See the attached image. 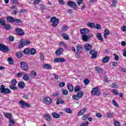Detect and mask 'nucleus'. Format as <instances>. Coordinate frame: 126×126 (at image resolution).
<instances>
[{
	"instance_id": "nucleus-32",
	"label": "nucleus",
	"mask_w": 126,
	"mask_h": 126,
	"mask_svg": "<svg viewBox=\"0 0 126 126\" xmlns=\"http://www.w3.org/2000/svg\"><path fill=\"white\" fill-rule=\"evenodd\" d=\"M45 119L48 122H50V121H51V120H52V118H51V116H50V114H45Z\"/></svg>"
},
{
	"instance_id": "nucleus-63",
	"label": "nucleus",
	"mask_w": 126,
	"mask_h": 126,
	"mask_svg": "<svg viewBox=\"0 0 126 126\" xmlns=\"http://www.w3.org/2000/svg\"><path fill=\"white\" fill-rule=\"evenodd\" d=\"M80 53L81 52H78L77 51L76 52V54H75L76 58H77V59H78V58H79V56H80Z\"/></svg>"
},
{
	"instance_id": "nucleus-8",
	"label": "nucleus",
	"mask_w": 126,
	"mask_h": 126,
	"mask_svg": "<svg viewBox=\"0 0 126 126\" xmlns=\"http://www.w3.org/2000/svg\"><path fill=\"white\" fill-rule=\"evenodd\" d=\"M91 37H92V35H90V34L82 35V39L83 41H84V42H87L88 41V40H89V39H90V38H91Z\"/></svg>"
},
{
	"instance_id": "nucleus-16",
	"label": "nucleus",
	"mask_w": 126,
	"mask_h": 126,
	"mask_svg": "<svg viewBox=\"0 0 126 126\" xmlns=\"http://www.w3.org/2000/svg\"><path fill=\"white\" fill-rule=\"evenodd\" d=\"M63 52V49L62 48H59L55 52L56 56H60V55H62V53Z\"/></svg>"
},
{
	"instance_id": "nucleus-36",
	"label": "nucleus",
	"mask_w": 126,
	"mask_h": 126,
	"mask_svg": "<svg viewBox=\"0 0 126 126\" xmlns=\"http://www.w3.org/2000/svg\"><path fill=\"white\" fill-rule=\"evenodd\" d=\"M23 78L24 80H25L26 81H27L29 80V76H28V75L25 74L24 75Z\"/></svg>"
},
{
	"instance_id": "nucleus-52",
	"label": "nucleus",
	"mask_w": 126,
	"mask_h": 126,
	"mask_svg": "<svg viewBox=\"0 0 126 126\" xmlns=\"http://www.w3.org/2000/svg\"><path fill=\"white\" fill-rule=\"evenodd\" d=\"M32 75L33 77H36V76H37V73L36 71L32 70Z\"/></svg>"
},
{
	"instance_id": "nucleus-62",
	"label": "nucleus",
	"mask_w": 126,
	"mask_h": 126,
	"mask_svg": "<svg viewBox=\"0 0 126 126\" xmlns=\"http://www.w3.org/2000/svg\"><path fill=\"white\" fill-rule=\"evenodd\" d=\"M114 125L115 126H121V123L118 121H115L114 122Z\"/></svg>"
},
{
	"instance_id": "nucleus-61",
	"label": "nucleus",
	"mask_w": 126,
	"mask_h": 126,
	"mask_svg": "<svg viewBox=\"0 0 126 126\" xmlns=\"http://www.w3.org/2000/svg\"><path fill=\"white\" fill-rule=\"evenodd\" d=\"M88 125H89V122H88V121L86 123H82L80 126H88Z\"/></svg>"
},
{
	"instance_id": "nucleus-18",
	"label": "nucleus",
	"mask_w": 126,
	"mask_h": 126,
	"mask_svg": "<svg viewBox=\"0 0 126 126\" xmlns=\"http://www.w3.org/2000/svg\"><path fill=\"white\" fill-rule=\"evenodd\" d=\"M85 49L87 51V52H89L92 49V46L89 43H86L85 46Z\"/></svg>"
},
{
	"instance_id": "nucleus-10",
	"label": "nucleus",
	"mask_w": 126,
	"mask_h": 126,
	"mask_svg": "<svg viewBox=\"0 0 126 126\" xmlns=\"http://www.w3.org/2000/svg\"><path fill=\"white\" fill-rule=\"evenodd\" d=\"M19 103L21 105V108H24L25 107H27V108H30V104L24 102L23 100H21L19 101Z\"/></svg>"
},
{
	"instance_id": "nucleus-28",
	"label": "nucleus",
	"mask_w": 126,
	"mask_h": 126,
	"mask_svg": "<svg viewBox=\"0 0 126 126\" xmlns=\"http://www.w3.org/2000/svg\"><path fill=\"white\" fill-rule=\"evenodd\" d=\"M76 50H77V52L81 53V52H82V51H83V48H82V47L81 46L78 45L76 47Z\"/></svg>"
},
{
	"instance_id": "nucleus-6",
	"label": "nucleus",
	"mask_w": 126,
	"mask_h": 126,
	"mask_svg": "<svg viewBox=\"0 0 126 126\" xmlns=\"http://www.w3.org/2000/svg\"><path fill=\"white\" fill-rule=\"evenodd\" d=\"M20 65L21 68H22L23 70H25V71H27V70L28 69V65H27V64L25 62H21Z\"/></svg>"
},
{
	"instance_id": "nucleus-11",
	"label": "nucleus",
	"mask_w": 126,
	"mask_h": 126,
	"mask_svg": "<svg viewBox=\"0 0 126 126\" xmlns=\"http://www.w3.org/2000/svg\"><path fill=\"white\" fill-rule=\"evenodd\" d=\"M15 31L19 36H23V35L25 34L23 30L19 28L16 29Z\"/></svg>"
},
{
	"instance_id": "nucleus-60",
	"label": "nucleus",
	"mask_w": 126,
	"mask_h": 126,
	"mask_svg": "<svg viewBox=\"0 0 126 126\" xmlns=\"http://www.w3.org/2000/svg\"><path fill=\"white\" fill-rule=\"evenodd\" d=\"M112 92L113 94H115V95H118V94H119V92L117 90H113Z\"/></svg>"
},
{
	"instance_id": "nucleus-47",
	"label": "nucleus",
	"mask_w": 126,
	"mask_h": 126,
	"mask_svg": "<svg viewBox=\"0 0 126 126\" xmlns=\"http://www.w3.org/2000/svg\"><path fill=\"white\" fill-rule=\"evenodd\" d=\"M14 22H15L16 23H22L23 21L22 20L19 19H15V21Z\"/></svg>"
},
{
	"instance_id": "nucleus-19",
	"label": "nucleus",
	"mask_w": 126,
	"mask_h": 126,
	"mask_svg": "<svg viewBox=\"0 0 126 126\" xmlns=\"http://www.w3.org/2000/svg\"><path fill=\"white\" fill-rule=\"evenodd\" d=\"M43 68H45L46 69H52V67L50 64L45 63L43 65Z\"/></svg>"
},
{
	"instance_id": "nucleus-35",
	"label": "nucleus",
	"mask_w": 126,
	"mask_h": 126,
	"mask_svg": "<svg viewBox=\"0 0 126 126\" xmlns=\"http://www.w3.org/2000/svg\"><path fill=\"white\" fill-rule=\"evenodd\" d=\"M40 6H41L40 9L41 10V12L42 13H44V10L46 9V6L44 4H41Z\"/></svg>"
},
{
	"instance_id": "nucleus-25",
	"label": "nucleus",
	"mask_w": 126,
	"mask_h": 126,
	"mask_svg": "<svg viewBox=\"0 0 126 126\" xmlns=\"http://www.w3.org/2000/svg\"><path fill=\"white\" fill-rule=\"evenodd\" d=\"M63 111H64V112L66 113H67V114H71V113H72V110H71V109L67 107L64 108Z\"/></svg>"
},
{
	"instance_id": "nucleus-64",
	"label": "nucleus",
	"mask_w": 126,
	"mask_h": 126,
	"mask_svg": "<svg viewBox=\"0 0 126 126\" xmlns=\"http://www.w3.org/2000/svg\"><path fill=\"white\" fill-rule=\"evenodd\" d=\"M23 74H24V73H23V72L18 73L17 74V77H20V76H22Z\"/></svg>"
},
{
	"instance_id": "nucleus-57",
	"label": "nucleus",
	"mask_w": 126,
	"mask_h": 126,
	"mask_svg": "<svg viewBox=\"0 0 126 126\" xmlns=\"http://www.w3.org/2000/svg\"><path fill=\"white\" fill-rule=\"evenodd\" d=\"M111 87L112 88H118V86L117 84H115V83H113L111 85Z\"/></svg>"
},
{
	"instance_id": "nucleus-2",
	"label": "nucleus",
	"mask_w": 126,
	"mask_h": 126,
	"mask_svg": "<svg viewBox=\"0 0 126 126\" xmlns=\"http://www.w3.org/2000/svg\"><path fill=\"white\" fill-rule=\"evenodd\" d=\"M50 22H52L53 27H57L60 22V19H57L56 17H53L50 19Z\"/></svg>"
},
{
	"instance_id": "nucleus-4",
	"label": "nucleus",
	"mask_w": 126,
	"mask_h": 126,
	"mask_svg": "<svg viewBox=\"0 0 126 126\" xmlns=\"http://www.w3.org/2000/svg\"><path fill=\"white\" fill-rule=\"evenodd\" d=\"M98 89H99L97 87L93 88L91 91V93L92 95H95V96H99L101 94V93H100V92L98 90Z\"/></svg>"
},
{
	"instance_id": "nucleus-26",
	"label": "nucleus",
	"mask_w": 126,
	"mask_h": 126,
	"mask_svg": "<svg viewBox=\"0 0 126 126\" xmlns=\"http://www.w3.org/2000/svg\"><path fill=\"white\" fill-rule=\"evenodd\" d=\"M9 120L10 123L9 126H14V125H15V121H14V120L11 118Z\"/></svg>"
},
{
	"instance_id": "nucleus-53",
	"label": "nucleus",
	"mask_w": 126,
	"mask_h": 126,
	"mask_svg": "<svg viewBox=\"0 0 126 126\" xmlns=\"http://www.w3.org/2000/svg\"><path fill=\"white\" fill-rule=\"evenodd\" d=\"M104 34L105 35H110V32H109L108 30H105L104 32Z\"/></svg>"
},
{
	"instance_id": "nucleus-55",
	"label": "nucleus",
	"mask_w": 126,
	"mask_h": 126,
	"mask_svg": "<svg viewBox=\"0 0 126 126\" xmlns=\"http://www.w3.org/2000/svg\"><path fill=\"white\" fill-rule=\"evenodd\" d=\"M65 86V83L64 82L60 83L59 84V87H63V86Z\"/></svg>"
},
{
	"instance_id": "nucleus-7",
	"label": "nucleus",
	"mask_w": 126,
	"mask_h": 126,
	"mask_svg": "<svg viewBox=\"0 0 126 126\" xmlns=\"http://www.w3.org/2000/svg\"><path fill=\"white\" fill-rule=\"evenodd\" d=\"M67 5L71 6L72 8H77V4H76V3L72 1H68L67 2Z\"/></svg>"
},
{
	"instance_id": "nucleus-13",
	"label": "nucleus",
	"mask_w": 126,
	"mask_h": 126,
	"mask_svg": "<svg viewBox=\"0 0 126 126\" xmlns=\"http://www.w3.org/2000/svg\"><path fill=\"white\" fill-rule=\"evenodd\" d=\"M24 46H25V44L24 43V39H21L18 44V48H19L20 49H22V48H23Z\"/></svg>"
},
{
	"instance_id": "nucleus-46",
	"label": "nucleus",
	"mask_w": 126,
	"mask_h": 126,
	"mask_svg": "<svg viewBox=\"0 0 126 126\" xmlns=\"http://www.w3.org/2000/svg\"><path fill=\"white\" fill-rule=\"evenodd\" d=\"M91 58V59H96V58H97V52H95V53L92 54Z\"/></svg>"
},
{
	"instance_id": "nucleus-14",
	"label": "nucleus",
	"mask_w": 126,
	"mask_h": 126,
	"mask_svg": "<svg viewBox=\"0 0 126 126\" xmlns=\"http://www.w3.org/2000/svg\"><path fill=\"white\" fill-rule=\"evenodd\" d=\"M18 86L20 89H24L25 87V83H24V82H20L18 84Z\"/></svg>"
},
{
	"instance_id": "nucleus-54",
	"label": "nucleus",
	"mask_w": 126,
	"mask_h": 126,
	"mask_svg": "<svg viewBox=\"0 0 126 126\" xmlns=\"http://www.w3.org/2000/svg\"><path fill=\"white\" fill-rule=\"evenodd\" d=\"M10 89L12 90H17V88L15 87V86H9Z\"/></svg>"
},
{
	"instance_id": "nucleus-59",
	"label": "nucleus",
	"mask_w": 126,
	"mask_h": 126,
	"mask_svg": "<svg viewBox=\"0 0 126 126\" xmlns=\"http://www.w3.org/2000/svg\"><path fill=\"white\" fill-rule=\"evenodd\" d=\"M121 30L122 31H123V32H126V26H123L121 27Z\"/></svg>"
},
{
	"instance_id": "nucleus-9",
	"label": "nucleus",
	"mask_w": 126,
	"mask_h": 126,
	"mask_svg": "<svg viewBox=\"0 0 126 126\" xmlns=\"http://www.w3.org/2000/svg\"><path fill=\"white\" fill-rule=\"evenodd\" d=\"M43 102L47 105H50L52 104V98L47 97L43 99Z\"/></svg>"
},
{
	"instance_id": "nucleus-23",
	"label": "nucleus",
	"mask_w": 126,
	"mask_h": 126,
	"mask_svg": "<svg viewBox=\"0 0 126 126\" xmlns=\"http://www.w3.org/2000/svg\"><path fill=\"white\" fill-rule=\"evenodd\" d=\"M86 110H87V109L86 108H83L82 109H81L80 111V112L78 113V115L82 116V115L83 114H84L85 113V112H86Z\"/></svg>"
},
{
	"instance_id": "nucleus-41",
	"label": "nucleus",
	"mask_w": 126,
	"mask_h": 126,
	"mask_svg": "<svg viewBox=\"0 0 126 126\" xmlns=\"http://www.w3.org/2000/svg\"><path fill=\"white\" fill-rule=\"evenodd\" d=\"M94 29H97V30H100L101 29V26L99 24H97L96 26L94 25Z\"/></svg>"
},
{
	"instance_id": "nucleus-40",
	"label": "nucleus",
	"mask_w": 126,
	"mask_h": 126,
	"mask_svg": "<svg viewBox=\"0 0 126 126\" xmlns=\"http://www.w3.org/2000/svg\"><path fill=\"white\" fill-rule=\"evenodd\" d=\"M84 83L85 85H88V84H89V83H90V80H89V79H85L84 80Z\"/></svg>"
},
{
	"instance_id": "nucleus-20",
	"label": "nucleus",
	"mask_w": 126,
	"mask_h": 126,
	"mask_svg": "<svg viewBox=\"0 0 126 126\" xmlns=\"http://www.w3.org/2000/svg\"><path fill=\"white\" fill-rule=\"evenodd\" d=\"M110 61V57L109 56H106L103 58L102 63H108Z\"/></svg>"
},
{
	"instance_id": "nucleus-34",
	"label": "nucleus",
	"mask_w": 126,
	"mask_h": 126,
	"mask_svg": "<svg viewBox=\"0 0 126 126\" xmlns=\"http://www.w3.org/2000/svg\"><path fill=\"white\" fill-rule=\"evenodd\" d=\"M81 90L80 86H76L74 88V91L75 92H79V91Z\"/></svg>"
},
{
	"instance_id": "nucleus-51",
	"label": "nucleus",
	"mask_w": 126,
	"mask_h": 126,
	"mask_svg": "<svg viewBox=\"0 0 126 126\" xmlns=\"http://www.w3.org/2000/svg\"><path fill=\"white\" fill-rule=\"evenodd\" d=\"M16 56L17 58H21V57L23 56V54H22V52H19L17 53Z\"/></svg>"
},
{
	"instance_id": "nucleus-42",
	"label": "nucleus",
	"mask_w": 126,
	"mask_h": 126,
	"mask_svg": "<svg viewBox=\"0 0 126 126\" xmlns=\"http://www.w3.org/2000/svg\"><path fill=\"white\" fill-rule=\"evenodd\" d=\"M24 43L25 44V46H28V45L31 44V42L29 40H26V41L24 40Z\"/></svg>"
},
{
	"instance_id": "nucleus-15",
	"label": "nucleus",
	"mask_w": 126,
	"mask_h": 126,
	"mask_svg": "<svg viewBox=\"0 0 126 126\" xmlns=\"http://www.w3.org/2000/svg\"><path fill=\"white\" fill-rule=\"evenodd\" d=\"M95 71L97 72V73H101L103 74V72H104V70L100 67L96 66L95 67Z\"/></svg>"
},
{
	"instance_id": "nucleus-45",
	"label": "nucleus",
	"mask_w": 126,
	"mask_h": 126,
	"mask_svg": "<svg viewBox=\"0 0 126 126\" xmlns=\"http://www.w3.org/2000/svg\"><path fill=\"white\" fill-rule=\"evenodd\" d=\"M0 23L1 25H5V22L4 21V19H0Z\"/></svg>"
},
{
	"instance_id": "nucleus-17",
	"label": "nucleus",
	"mask_w": 126,
	"mask_h": 126,
	"mask_svg": "<svg viewBox=\"0 0 126 126\" xmlns=\"http://www.w3.org/2000/svg\"><path fill=\"white\" fill-rule=\"evenodd\" d=\"M15 19L12 16H8L7 17V21L9 23H13L14 22Z\"/></svg>"
},
{
	"instance_id": "nucleus-24",
	"label": "nucleus",
	"mask_w": 126,
	"mask_h": 126,
	"mask_svg": "<svg viewBox=\"0 0 126 126\" xmlns=\"http://www.w3.org/2000/svg\"><path fill=\"white\" fill-rule=\"evenodd\" d=\"M67 88L68 89L69 92H72L73 91V86L71 84L67 85Z\"/></svg>"
},
{
	"instance_id": "nucleus-38",
	"label": "nucleus",
	"mask_w": 126,
	"mask_h": 126,
	"mask_svg": "<svg viewBox=\"0 0 126 126\" xmlns=\"http://www.w3.org/2000/svg\"><path fill=\"white\" fill-rule=\"evenodd\" d=\"M87 25L89 27H91V28H94L95 26V24L94 23H89L87 24Z\"/></svg>"
},
{
	"instance_id": "nucleus-30",
	"label": "nucleus",
	"mask_w": 126,
	"mask_h": 126,
	"mask_svg": "<svg viewBox=\"0 0 126 126\" xmlns=\"http://www.w3.org/2000/svg\"><path fill=\"white\" fill-rule=\"evenodd\" d=\"M7 61L9 63V64H14V62H13V59L12 58L9 57Z\"/></svg>"
},
{
	"instance_id": "nucleus-33",
	"label": "nucleus",
	"mask_w": 126,
	"mask_h": 126,
	"mask_svg": "<svg viewBox=\"0 0 126 126\" xmlns=\"http://www.w3.org/2000/svg\"><path fill=\"white\" fill-rule=\"evenodd\" d=\"M30 54L32 55H35L36 54V50L34 48H32L31 50H30Z\"/></svg>"
},
{
	"instance_id": "nucleus-21",
	"label": "nucleus",
	"mask_w": 126,
	"mask_h": 126,
	"mask_svg": "<svg viewBox=\"0 0 126 126\" xmlns=\"http://www.w3.org/2000/svg\"><path fill=\"white\" fill-rule=\"evenodd\" d=\"M96 37L98 40H99V41H104V38H103V37L102 36V34H101V33H97L96 34Z\"/></svg>"
},
{
	"instance_id": "nucleus-12",
	"label": "nucleus",
	"mask_w": 126,
	"mask_h": 126,
	"mask_svg": "<svg viewBox=\"0 0 126 126\" xmlns=\"http://www.w3.org/2000/svg\"><path fill=\"white\" fill-rule=\"evenodd\" d=\"M80 32L82 35H86L89 33L90 31L87 29H82L80 30Z\"/></svg>"
},
{
	"instance_id": "nucleus-50",
	"label": "nucleus",
	"mask_w": 126,
	"mask_h": 126,
	"mask_svg": "<svg viewBox=\"0 0 126 126\" xmlns=\"http://www.w3.org/2000/svg\"><path fill=\"white\" fill-rule=\"evenodd\" d=\"M5 117L10 120V119H11V114L9 113H6L5 114Z\"/></svg>"
},
{
	"instance_id": "nucleus-58",
	"label": "nucleus",
	"mask_w": 126,
	"mask_h": 126,
	"mask_svg": "<svg viewBox=\"0 0 126 126\" xmlns=\"http://www.w3.org/2000/svg\"><path fill=\"white\" fill-rule=\"evenodd\" d=\"M114 55L115 56L114 60H115V61H119V60H120L119 56H118V55L114 54Z\"/></svg>"
},
{
	"instance_id": "nucleus-39",
	"label": "nucleus",
	"mask_w": 126,
	"mask_h": 126,
	"mask_svg": "<svg viewBox=\"0 0 126 126\" xmlns=\"http://www.w3.org/2000/svg\"><path fill=\"white\" fill-rule=\"evenodd\" d=\"M11 83L12 86H15L17 83V81H16L15 79H13L11 81Z\"/></svg>"
},
{
	"instance_id": "nucleus-44",
	"label": "nucleus",
	"mask_w": 126,
	"mask_h": 126,
	"mask_svg": "<svg viewBox=\"0 0 126 126\" xmlns=\"http://www.w3.org/2000/svg\"><path fill=\"white\" fill-rule=\"evenodd\" d=\"M88 117H89V114H85L82 117L83 121H85V120H86V119H87V118H88Z\"/></svg>"
},
{
	"instance_id": "nucleus-49",
	"label": "nucleus",
	"mask_w": 126,
	"mask_h": 126,
	"mask_svg": "<svg viewBox=\"0 0 126 126\" xmlns=\"http://www.w3.org/2000/svg\"><path fill=\"white\" fill-rule=\"evenodd\" d=\"M67 29H68V27H67V26H64L62 28V31H63V32H64L66 31Z\"/></svg>"
},
{
	"instance_id": "nucleus-37",
	"label": "nucleus",
	"mask_w": 126,
	"mask_h": 126,
	"mask_svg": "<svg viewBox=\"0 0 126 126\" xmlns=\"http://www.w3.org/2000/svg\"><path fill=\"white\" fill-rule=\"evenodd\" d=\"M23 53L25 55H28V54H29V53H30V50H29V49H28V48H26L24 50Z\"/></svg>"
},
{
	"instance_id": "nucleus-22",
	"label": "nucleus",
	"mask_w": 126,
	"mask_h": 126,
	"mask_svg": "<svg viewBox=\"0 0 126 126\" xmlns=\"http://www.w3.org/2000/svg\"><path fill=\"white\" fill-rule=\"evenodd\" d=\"M56 104L57 105H60V104H64V100L61 98H59L58 99Z\"/></svg>"
},
{
	"instance_id": "nucleus-3",
	"label": "nucleus",
	"mask_w": 126,
	"mask_h": 126,
	"mask_svg": "<svg viewBox=\"0 0 126 126\" xmlns=\"http://www.w3.org/2000/svg\"><path fill=\"white\" fill-rule=\"evenodd\" d=\"M84 95V94L82 91L79 92L77 94H73L72 95V98L74 99V100H79L80 98H82V97H83V95Z\"/></svg>"
},
{
	"instance_id": "nucleus-48",
	"label": "nucleus",
	"mask_w": 126,
	"mask_h": 126,
	"mask_svg": "<svg viewBox=\"0 0 126 126\" xmlns=\"http://www.w3.org/2000/svg\"><path fill=\"white\" fill-rule=\"evenodd\" d=\"M44 59H45V56H44V54L42 53H40V60H41V61H43Z\"/></svg>"
},
{
	"instance_id": "nucleus-1",
	"label": "nucleus",
	"mask_w": 126,
	"mask_h": 126,
	"mask_svg": "<svg viewBox=\"0 0 126 126\" xmlns=\"http://www.w3.org/2000/svg\"><path fill=\"white\" fill-rule=\"evenodd\" d=\"M0 91L2 94H9L10 90L8 88H5V86L1 85L0 86Z\"/></svg>"
},
{
	"instance_id": "nucleus-27",
	"label": "nucleus",
	"mask_w": 126,
	"mask_h": 126,
	"mask_svg": "<svg viewBox=\"0 0 126 126\" xmlns=\"http://www.w3.org/2000/svg\"><path fill=\"white\" fill-rule=\"evenodd\" d=\"M52 116L54 119H60V114L57 113L56 112H54L52 113Z\"/></svg>"
},
{
	"instance_id": "nucleus-31",
	"label": "nucleus",
	"mask_w": 126,
	"mask_h": 126,
	"mask_svg": "<svg viewBox=\"0 0 126 126\" xmlns=\"http://www.w3.org/2000/svg\"><path fill=\"white\" fill-rule=\"evenodd\" d=\"M62 36L65 40H69V37L65 33H63Z\"/></svg>"
},
{
	"instance_id": "nucleus-5",
	"label": "nucleus",
	"mask_w": 126,
	"mask_h": 126,
	"mask_svg": "<svg viewBox=\"0 0 126 126\" xmlns=\"http://www.w3.org/2000/svg\"><path fill=\"white\" fill-rule=\"evenodd\" d=\"M0 51H2L4 53H7L9 49H8V46H5L3 44L0 43Z\"/></svg>"
},
{
	"instance_id": "nucleus-56",
	"label": "nucleus",
	"mask_w": 126,
	"mask_h": 126,
	"mask_svg": "<svg viewBox=\"0 0 126 126\" xmlns=\"http://www.w3.org/2000/svg\"><path fill=\"white\" fill-rule=\"evenodd\" d=\"M62 94H63V95H67V94H68V92L65 90H64L62 91Z\"/></svg>"
},
{
	"instance_id": "nucleus-29",
	"label": "nucleus",
	"mask_w": 126,
	"mask_h": 126,
	"mask_svg": "<svg viewBox=\"0 0 126 126\" xmlns=\"http://www.w3.org/2000/svg\"><path fill=\"white\" fill-rule=\"evenodd\" d=\"M111 2V6L112 7H116L117 5L118 4V2L117 1V0H112Z\"/></svg>"
},
{
	"instance_id": "nucleus-43",
	"label": "nucleus",
	"mask_w": 126,
	"mask_h": 126,
	"mask_svg": "<svg viewBox=\"0 0 126 126\" xmlns=\"http://www.w3.org/2000/svg\"><path fill=\"white\" fill-rule=\"evenodd\" d=\"M4 27L6 30H9L10 29H11V26L9 25H4Z\"/></svg>"
}]
</instances>
